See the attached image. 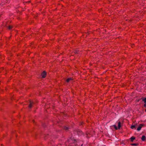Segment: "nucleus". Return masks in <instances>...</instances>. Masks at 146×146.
Masks as SVG:
<instances>
[{"mask_svg": "<svg viewBox=\"0 0 146 146\" xmlns=\"http://www.w3.org/2000/svg\"><path fill=\"white\" fill-rule=\"evenodd\" d=\"M141 99L142 100V101L143 102L145 103L144 104V106L145 107H146V97H142L141 98Z\"/></svg>", "mask_w": 146, "mask_h": 146, "instance_id": "f03ea898", "label": "nucleus"}, {"mask_svg": "<svg viewBox=\"0 0 146 146\" xmlns=\"http://www.w3.org/2000/svg\"><path fill=\"white\" fill-rule=\"evenodd\" d=\"M7 27L9 30L11 29L12 28V26L11 25L7 26Z\"/></svg>", "mask_w": 146, "mask_h": 146, "instance_id": "6e6552de", "label": "nucleus"}, {"mask_svg": "<svg viewBox=\"0 0 146 146\" xmlns=\"http://www.w3.org/2000/svg\"><path fill=\"white\" fill-rule=\"evenodd\" d=\"M73 80L72 78H68L66 80V82H69L70 80Z\"/></svg>", "mask_w": 146, "mask_h": 146, "instance_id": "0eeeda50", "label": "nucleus"}, {"mask_svg": "<svg viewBox=\"0 0 146 146\" xmlns=\"http://www.w3.org/2000/svg\"><path fill=\"white\" fill-rule=\"evenodd\" d=\"M46 72L45 71H44L41 74V76L43 78H44L46 77Z\"/></svg>", "mask_w": 146, "mask_h": 146, "instance_id": "20e7f679", "label": "nucleus"}, {"mask_svg": "<svg viewBox=\"0 0 146 146\" xmlns=\"http://www.w3.org/2000/svg\"><path fill=\"white\" fill-rule=\"evenodd\" d=\"M135 127V125H133L131 126V128L133 129H134Z\"/></svg>", "mask_w": 146, "mask_h": 146, "instance_id": "9d476101", "label": "nucleus"}, {"mask_svg": "<svg viewBox=\"0 0 146 146\" xmlns=\"http://www.w3.org/2000/svg\"><path fill=\"white\" fill-rule=\"evenodd\" d=\"M135 139V137L134 136H132L130 138V140L131 141H133Z\"/></svg>", "mask_w": 146, "mask_h": 146, "instance_id": "423d86ee", "label": "nucleus"}, {"mask_svg": "<svg viewBox=\"0 0 146 146\" xmlns=\"http://www.w3.org/2000/svg\"><path fill=\"white\" fill-rule=\"evenodd\" d=\"M145 139V136L143 135L141 137V139L142 141H144Z\"/></svg>", "mask_w": 146, "mask_h": 146, "instance_id": "1a4fd4ad", "label": "nucleus"}, {"mask_svg": "<svg viewBox=\"0 0 146 146\" xmlns=\"http://www.w3.org/2000/svg\"><path fill=\"white\" fill-rule=\"evenodd\" d=\"M142 126L141 125H140L137 127V130H138V131L140 130L142 128Z\"/></svg>", "mask_w": 146, "mask_h": 146, "instance_id": "39448f33", "label": "nucleus"}, {"mask_svg": "<svg viewBox=\"0 0 146 146\" xmlns=\"http://www.w3.org/2000/svg\"><path fill=\"white\" fill-rule=\"evenodd\" d=\"M68 129V128L67 127H66L65 128V129Z\"/></svg>", "mask_w": 146, "mask_h": 146, "instance_id": "f8f14e48", "label": "nucleus"}, {"mask_svg": "<svg viewBox=\"0 0 146 146\" xmlns=\"http://www.w3.org/2000/svg\"><path fill=\"white\" fill-rule=\"evenodd\" d=\"M78 51H76L75 52V53H78Z\"/></svg>", "mask_w": 146, "mask_h": 146, "instance_id": "9b49d317", "label": "nucleus"}, {"mask_svg": "<svg viewBox=\"0 0 146 146\" xmlns=\"http://www.w3.org/2000/svg\"><path fill=\"white\" fill-rule=\"evenodd\" d=\"M29 107L30 108H31L32 107V105L34 104V103L33 102L31 101V100H30L29 101Z\"/></svg>", "mask_w": 146, "mask_h": 146, "instance_id": "7ed1b4c3", "label": "nucleus"}, {"mask_svg": "<svg viewBox=\"0 0 146 146\" xmlns=\"http://www.w3.org/2000/svg\"><path fill=\"white\" fill-rule=\"evenodd\" d=\"M82 145H81V146H82Z\"/></svg>", "mask_w": 146, "mask_h": 146, "instance_id": "4468645a", "label": "nucleus"}, {"mask_svg": "<svg viewBox=\"0 0 146 146\" xmlns=\"http://www.w3.org/2000/svg\"><path fill=\"white\" fill-rule=\"evenodd\" d=\"M113 126L115 129L117 130L118 129H119L121 127V123L119 122V121H117Z\"/></svg>", "mask_w": 146, "mask_h": 146, "instance_id": "f257e3e1", "label": "nucleus"}, {"mask_svg": "<svg viewBox=\"0 0 146 146\" xmlns=\"http://www.w3.org/2000/svg\"><path fill=\"white\" fill-rule=\"evenodd\" d=\"M145 111L146 112V109L145 110Z\"/></svg>", "mask_w": 146, "mask_h": 146, "instance_id": "ddd939ff", "label": "nucleus"}]
</instances>
